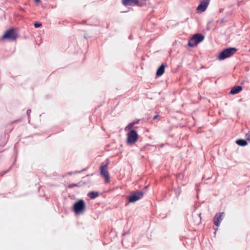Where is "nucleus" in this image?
<instances>
[{
    "instance_id": "obj_13",
    "label": "nucleus",
    "mask_w": 250,
    "mask_h": 250,
    "mask_svg": "<svg viewBox=\"0 0 250 250\" xmlns=\"http://www.w3.org/2000/svg\"><path fill=\"white\" fill-rule=\"evenodd\" d=\"M236 143L237 145L242 146H246L248 144L247 141L244 139H238L236 140Z\"/></svg>"
},
{
    "instance_id": "obj_2",
    "label": "nucleus",
    "mask_w": 250,
    "mask_h": 250,
    "mask_svg": "<svg viewBox=\"0 0 250 250\" xmlns=\"http://www.w3.org/2000/svg\"><path fill=\"white\" fill-rule=\"evenodd\" d=\"M86 208L85 203L83 200L80 199L76 202L73 206V210L76 214H82Z\"/></svg>"
},
{
    "instance_id": "obj_16",
    "label": "nucleus",
    "mask_w": 250,
    "mask_h": 250,
    "mask_svg": "<svg viewBox=\"0 0 250 250\" xmlns=\"http://www.w3.org/2000/svg\"><path fill=\"white\" fill-rule=\"evenodd\" d=\"M134 125V123H129L125 128V131H129L131 130H132V128H133V126Z\"/></svg>"
},
{
    "instance_id": "obj_25",
    "label": "nucleus",
    "mask_w": 250,
    "mask_h": 250,
    "mask_svg": "<svg viewBox=\"0 0 250 250\" xmlns=\"http://www.w3.org/2000/svg\"><path fill=\"white\" fill-rule=\"evenodd\" d=\"M139 122H140V120H137V121H133V122H132V123H134V125H135V124H138V123H139Z\"/></svg>"
},
{
    "instance_id": "obj_10",
    "label": "nucleus",
    "mask_w": 250,
    "mask_h": 250,
    "mask_svg": "<svg viewBox=\"0 0 250 250\" xmlns=\"http://www.w3.org/2000/svg\"><path fill=\"white\" fill-rule=\"evenodd\" d=\"M192 38L196 41L197 44L199 43L204 39V36L200 34H195L192 36Z\"/></svg>"
},
{
    "instance_id": "obj_12",
    "label": "nucleus",
    "mask_w": 250,
    "mask_h": 250,
    "mask_svg": "<svg viewBox=\"0 0 250 250\" xmlns=\"http://www.w3.org/2000/svg\"><path fill=\"white\" fill-rule=\"evenodd\" d=\"M166 65L162 63L160 66L158 68L157 71H156V75L158 77L161 76L165 72V69Z\"/></svg>"
},
{
    "instance_id": "obj_29",
    "label": "nucleus",
    "mask_w": 250,
    "mask_h": 250,
    "mask_svg": "<svg viewBox=\"0 0 250 250\" xmlns=\"http://www.w3.org/2000/svg\"><path fill=\"white\" fill-rule=\"evenodd\" d=\"M125 234H126V233H123V236H124V235H125Z\"/></svg>"
},
{
    "instance_id": "obj_8",
    "label": "nucleus",
    "mask_w": 250,
    "mask_h": 250,
    "mask_svg": "<svg viewBox=\"0 0 250 250\" xmlns=\"http://www.w3.org/2000/svg\"><path fill=\"white\" fill-rule=\"evenodd\" d=\"M224 215V212H220L216 214L213 219L214 224L218 227L222 220H223V216Z\"/></svg>"
},
{
    "instance_id": "obj_3",
    "label": "nucleus",
    "mask_w": 250,
    "mask_h": 250,
    "mask_svg": "<svg viewBox=\"0 0 250 250\" xmlns=\"http://www.w3.org/2000/svg\"><path fill=\"white\" fill-rule=\"evenodd\" d=\"M143 195L144 192L141 190L131 192L130 195L127 197L128 202L126 206L129 203H134L138 201L143 197Z\"/></svg>"
},
{
    "instance_id": "obj_9",
    "label": "nucleus",
    "mask_w": 250,
    "mask_h": 250,
    "mask_svg": "<svg viewBox=\"0 0 250 250\" xmlns=\"http://www.w3.org/2000/svg\"><path fill=\"white\" fill-rule=\"evenodd\" d=\"M122 1L125 6H134L138 3V0H122Z\"/></svg>"
},
{
    "instance_id": "obj_22",
    "label": "nucleus",
    "mask_w": 250,
    "mask_h": 250,
    "mask_svg": "<svg viewBox=\"0 0 250 250\" xmlns=\"http://www.w3.org/2000/svg\"><path fill=\"white\" fill-rule=\"evenodd\" d=\"M246 137L247 138V141H250V131L246 134Z\"/></svg>"
},
{
    "instance_id": "obj_27",
    "label": "nucleus",
    "mask_w": 250,
    "mask_h": 250,
    "mask_svg": "<svg viewBox=\"0 0 250 250\" xmlns=\"http://www.w3.org/2000/svg\"><path fill=\"white\" fill-rule=\"evenodd\" d=\"M9 170V169H8L7 171H4V172L3 174H5V173H7V172H8Z\"/></svg>"
},
{
    "instance_id": "obj_7",
    "label": "nucleus",
    "mask_w": 250,
    "mask_h": 250,
    "mask_svg": "<svg viewBox=\"0 0 250 250\" xmlns=\"http://www.w3.org/2000/svg\"><path fill=\"white\" fill-rule=\"evenodd\" d=\"M108 164V163H107L106 164L100 167L101 174L105 178V180L107 182L109 181V175L108 171H107Z\"/></svg>"
},
{
    "instance_id": "obj_21",
    "label": "nucleus",
    "mask_w": 250,
    "mask_h": 250,
    "mask_svg": "<svg viewBox=\"0 0 250 250\" xmlns=\"http://www.w3.org/2000/svg\"><path fill=\"white\" fill-rule=\"evenodd\" d=\"M145 4V2L144 0L142 1H139L138 0V3L136 5H138L139 6H143Z\"/></svg>"
},
{
    "instance_id": "obj_5",
    "label": "nucleus",
    "mask_w": 250,
    "mask_h": 250,
    "mask_svg": "<svg viewBox=\"0 0 250 250\" xmlns=\"http://www.w3.org/2000/svg\"><path fill=\"white\" fill-rule=\"evenodd\" d=\"M127 141L128 144H132L135 143L138 138V135L135 130H131L127 133Z\"/></svg>"
},
{
    "instance_id": "obj_14",
    "label": "nucleus",
    "mask_w": 250,
    "mask_h": 250,
    "mask_svg": "<svg viewBox=\"0 0 250 250\" xmlns=\"http://www.w3.org/2000/svg\"><path fill=\"white\" fill-rule=\"evenodd\" d=\"M88 196L91 199H95L99 195V192L97 191H91L88 193Z\"/></svg>"
},
{
    "instance_id": "obj_17",
    "label": "nucleus",
    "mask_w": 250,
    "mask_h": 250,
    "mask_svg": "<svg viewBox=\"0 0 250 250\" xmlns=\"http://www.w3.org/2000/svg\"><path fill=\"white\" fill-rule=\"evenodd\" d=\"M174 191L175 192L176 196L177 197H178L179 195H180V194L181 192V190L180 188H174Z\"/></svg>"
},
{
    "instance_id": "obj_4",
    "label": "nucleus",
    "mask_w": 250,
    "mask_h": 250,
    "mask_svg": "<svg viewBox=\"0 0 250 250\" xmlns=\"http://www.w3.org/2000/svg\"><path fill=\"white\" fill-rule=\"evenodd\" d=\"M18 37V34L16 31L13 28L7 30L3 35L2 39L4 40H8L10 41H14Z\"/></svg>"
},
{
    "instance_id": "obj_1",
    "label": "nucleus",
    "mask_w": 250,
    "mask_h": 250,
    "mask_svg": "<svg viewBox=\"0 0 250 250\" xmlns=\"http://www.w3.org/2000/svg\"><path fill=\"white\" fill-rule=\"evenodd\" d=\"M237 49L234 47H229L222 51L218 56L219 60H224L234 54Z\"/></svg>"
},
{
    "instance_id": "obj_18",
    "label": "nucleus",
    "mask_w": 250,
    "mask_h": 250,
    "mask_svg": "<svg viewBox=\"0 0 250 250\" xmlns=\"http://www.w3.org/2000/svg\"><path fill=\"white\" fill-rule=\"evenodd\" d=\"M34 27L35 28H39L42 26V23L39 22H36L34 24Z\"/></svg>"
},
{
    "instance_id": "obj_15",
    "label": "nucleus",
    "mask_w": 250,
    "mask_h": 250,
    "mask_svg": "<svg viewBox=\"0 0 250 250\" xmlns=\"http://www.w3.org/2000/svg\"><path fill=\"white\" fill-rule=\"evenodd\" d=\"M197 44L196 41L194 40V39L192 38V37L189 40L188 45L190 47H194L196 46Z\"/></svg>"
},
{
    "instance_id": "obj_28",
    "label": "nucleus",
    "mask_w": 250,
    "mask_h": 250,
    "mask_svg": "<svg viewBox=\"0 0 250 250\" xmlns=\"http://www.w3.org/2000/svg\"><path fill=\"white\" fill-rule=\"evenodd\" d=\"M215 229V232H216V231L217 230V229Z\"/></svg>"
},
{
    "instance_id": "obj_6",
    "label": "nucleus",
    "mask_w": 250,
    "mask_h": 250,
    "mask_svg": "<svg viewBox=\"0 0 250 250\" xmlns=\"http://www.w3.org/2000/svg\"><path fill=\"white\" fill-rule=\"evenodd\" d=\"M210 0H200V3L197 8V11L201 12H204L207 8Z\"/></svg>"
},
{
    "instance_id": "obj_24",
    "label": "nucleus",
    "mask_w": 250,
    "mask_h": 250,
    "mask_svg": "<svg viewBox=\"0 0 250 250\" xmlns=\"http://www.w3.org/2000/svg\"><path fill=\"white\" fill-rule=\"evenodd\" d=\"M159 118H160V116L159 115H155L153 118V120H155L157 119H158Z\"/></svg>"
},
{
    "instance_id": "obj_26",
    "label": "nucleus",
    "mask_w": 250,
    "mask_h": 250,
    "mask_svg": "<svg viewBox=\"0 0 250 250\" xmlns=\"http://www.w3.org/2000/svg\"><path fill=\"white\" fill-rule=\"evenodd\" d=\"M34 1L36 3L41 2V0H34Z\"/></svg>"
},
{
    "instance_id": "obj_23",
    "label": "nucleus",
    "mask_w": 250,
    "mask_h": 250,
    "mask_svg": "<svg viewBox=\"0 0 250 250\" xmlns=\"http://www.w3.org/2000/svg\"><path fill=\"white\" fill-rule=\"evenodd\" d=\"M85 170V169H83L81 171H74V172H71L69 173V174H75V173H80L82 171H84Z\"/></svg>"
},
{
    "instance_id": "obj_19",
    "label": "nucleus",
    "mask_w": 250,
    "mask_h": 250,
    "mask_svg": "<svg viewBox=\"0 0 250 250\" xmlns=\"http://www.w3.org/2000/svg\"><path fill=\"white\" fill-rule=\"evenodd\" d=\"M31 112V110L30 109H28L26 111V114L28 116V123H30V113Z\"/></svg>"
},
{
    "instance_id": "obj_11",
    "label": "nucleus",
    "mask_w": 250,
    "mask_h": 250,
    "mask_svg": "<svg viewBox=\"0 0 250 250\" xmlns=\"http://www.w3.org/2000/svg\"><path fill=\"white\" fill-rule=\"evenodd\" d=\"M242 90V86L240 85L235 86L233 87L229 93L230 94H236L239 93Z\"/></svg>"
},
{
    "instance_id": "obj_20",
    "label": "nucleus",
    "mask_w": 250,
    "mask_h": 250,
    "mask_svg": "<svg viewBox=\"0 0 250 250\" xmlns=\"http://www.w3.org/2000/svg\"><path fill=\"white\" fill-rule=\"evenodd\" d=\"M79 185L78 184H70L68 186V188H73L75 187H79Z\"/></svg>"
}]
</instances>
